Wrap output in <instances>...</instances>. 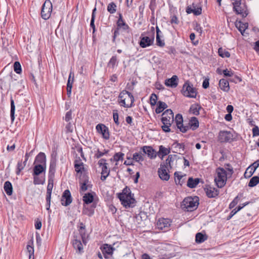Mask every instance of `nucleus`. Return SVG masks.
<instances>
[{"instance_id":"1","label":"nucleus","mask_w":259,"mask_h":259,"mask_svg":"<svg viewBox=\"0 0 259 259\" xmlns=\"http://www.w3.org/2000/svg\"><path fill=\"white\" fill-rule=\"evenodd\" d=\"M118 198L121 204L126 208L135 205L136 201L134 198V194H132L131 189L127 187L123 189L122 193L118 194Z\"/></svg>"},{"instance_id":"2","label":"nucleus","mask_w":259,"mask_h":259,"mask_svg":"<svg viewBox=\"0 0 259 259\" xmlns=\"http://www.w3.org/2000/svg\"><path fill=\"white\" fill-rule=\"evenodd\" d=\"M135 101L133 95L126 90L121 91L118 97V102L121 106L125 108H131L134 106Z\"/></svg>"},{"instance_id":"3","label":"nucleus","mask_w":259,"mask_h":259,"mask_svg":"<svg viewBox=\"0 0 259 259\" xmlns=\"http://www.w3.org/2000/svg\"><path fill=\"white\" fill-rule=\"evenodd\" d=\"M198 197H187L182 202L181 207L183 210L187 211H192L195 210L199 204Z\"/></svg>"},{"instance_id":"4","label":"nucleus","mask_w":259,"mask_h":259,"mask_svg":"<svg viewBox=\"0 0 259 259\" xmlns=\"http://www.w3.org/2000/svg\"><path fill=\"white\" fill-rule=\"evenodd\" d=\"M217 176L214 178L215 183L219 188L223 187L227 181V172L224 168L219 167L216 169Z\"/></svg>"},{"instance_id":"5","label":"nucleus","mask_w":259,"mask_h":259,"mask_svg":"<svg viewBox=\"0 0 259 259\" xmlns=\"http://www.w3.org/2000/svg\"><path fill=\"white\" fill-rule=\"evenodd\" d=\"M181 93L184 96L188 98H195L197 95L196 89L189 80L186 81L183 84Z\"/></svg>"},{"instance_id":"6","label":"nucleus","mask_w":259,"mask_h":259,"mask_svg":"<svg viewBox=\"0 0 259 259\" xmlns=\"http://www.w3.org/2000/svg\"><path fill=\"white\" fill-rule=\"evenodd\" d=\"M235 139L234 134L230 131H221L219 133L218 141L221 143H231Z\"/></svg>"},{"instance_id":"7","label":"nucleus","mask_w":259,"mask_h":259,"mask_svg":"<svg viewBox=\"0 0 259 259\" xmlns=\"http://www.w3.org/2000/svg\"><path fill=\"white\" fill-rule=\"evenodd\" d=\"M52 12V4L50 0H47L43 4L41 11V16L42 19L48 20L51 16Z\"/></svg>"},{"instance_id":"8","label":"nucleus","mask_w":259,"mask_h":259,"mask_svg":"<svg viewBox=\"0 0 259 259\" xmlns=\"http://www.w3.org/2000/svg\"><path fill=\"white\" fill-rule=\"evenodd\" d=\"M154 40V31L150 33L149 36H143L140 37L139 42L140 46L142 48H145L153 45Z\"/></svg>"},{"instance_id":"9","label":"nucleus","mask_w":259,"mask_h":259,"mask_svg":"<svg viewBox=\"0 0 259 259\" xmlns=\"http://www.w3.org/2000/svg\"><path fill=\"white\" fill-rule=\"evenodd\" d=\"M104 257L105 259H109L112 256L115 248L111 245L104 244L100 247Z\"/></svg>"},{"instance_id":"10","label":"nucleus","mask_w":259,"mask_h":259,"mask_svg":"<svg viewBox=\"0 0 259 259\" xmlns=\"http://www.w3.org/2000/svg\"><path fill=\"white\" fill-rule=\"evenodd\" d=\"M174 121V113L171 109H167L162 114L161 121L163 124H171Z\"/></svg>"},{"instance_id":"11","label":"nucleus","mask_w":259,"mask_h":259,"mask_svg":"<svg viewBox=\"0 0 259 259\" xmlns=\"http://www.w3.org/2000/svg\"><path fill=\"white\" fill-rule=\"evenodd\" d=\"M72 202L71 193L68 189L65 190L62 195L61 203L63 206H67Z\"/></svg>"},{"instance_id":"12","label":"nucleus","mask_w":259,"mask_h":259,"mask_svg":"<svg viewBox=\"0 0 259 259\" xmlns=\"http://www.w3.org/2000/svg\"><path fill=\"white\" fill-rule=\"evenodd\" d=\"M174 120L178 128H179L181 132L185 133L188 131V127L185 126V125L183 124V119L182 114H177L176 115Z\"/></svg>"},{"instance_id":"13","label":"nucleus","mask_w":259,"mask_h":259,"mask_svg":"<svg viewBox=\"0 0 259 259\" xmlns=\"http://www.w3.org/2000/svg\"><path fill=\"white\" fill-rule=\"evenodd\" d=\"M97 132L102 134V137L105 140H108L110 138V134L108 127L103 124L99 123L96 127Z\"/></svg>"},{"instance_id":"14","label":"nucleus","mask_w":259,"mask_h":259,"mask_svg":"<svg viewBox=\"0 0 259 259\" xmlns=\"http://www.w3.org/2000/svg\"><path fill=\"white\" fill-rule=\"evenodd\" d=\"M170 225V221L168 219L160 218L157 222V227L160 230L167 229Z\"/></svg>"},{"instance_id":"15","label":"nucleus","mask_w":259,"mask_h":259,"mask_svg":"<svg viewBox=\"0 0 259 259\" xmlns=\"http://www.w3.org/2000/svg\"><path fill=\"white\" fill-rule=\"evenodd\" d=\"M232 4L233 5V11L236 14L241 15L242 17H246L248 14L244 8L241 6V2H239L238 5H236V3H232Z\"/></svg>"},{"instance_id":"16","label":"nucleus","mask_w":259,"mask_h":259,"mask_svg":"<svg viewBox=\"0 0 259 259\" xmlns=\"http://www.w3.org/2000/svg\"><path fill=\"white\" fill-rule=\"evenodd\" d=\"M206 195L209 198H214L217 196L219 194V191L214 187L210 186H207L204 188Z\"/></svg>"},{"instance_id":"17","label":"nucleus","mask_w":259,"mask_h":259,"mask_svg":"<svg viewBox=\"0 0 259 259\" xmlns=\"http://www.w3.org/2000/svg\"><path fill=\"white\" fill-rule=\"evenodd\" d=\"M118 15L119 17L116 22L117 27L123 30H128L130 28L123 20L122 14L121 13H118Z\"/></svg>"},{"instance_id":"18","label":"nucleus","mask_w":259,"mask_h":259,"mask_svg":"<svg viewBox=\"0 0 259 259\" xmlns=\"http://www.w3.org/2000/svg\"><path fill=\"white\" fill-rule=\"evenodd\" d=\"M46 156L44 152H39L35 157L34 164H42L47 166Z\"/></svg>"},{"instance_id":"19","label":"nucleus","mask_w":259,"mask_h":259,"mask_svg":"<svg viewBox=\"0 0 259 259\" xmlns=\"http://www.w3.org/2000/svg\"><path fill=\"white\" fill-rule=\"evenodd\" d=\"M141 149L144 153L147 154L150 159H153L156 157V151L152 147L145 146L142 147Z\"/></svg>"},{"instance_id":"20","label":"nucleus","mask_w":259,"mask_h":259,"mask_svg":"<svg viewBox=\"0 0 259 259\" xmlns=\"http://www.w3.org/2000/svg\"><path fill=\"white\" fill-rule=\"evenodd\" d=\"M165 167H162V164L160 165V167L158 169V173L159 178L164 181H168L169 179V175L167 172Z\"/></svg>"},{"instance_id":"21","label":"nucleus","mask_w":259,"mask_h":259,"mask_svg":"<svg viewBox=\"0 0 259 259\" xmlns=\"http://www.w3.org/2000/svg\"><path fill=\"white\" fill-rule=\"evenodd\" d=\"M178 77L177 75H173L170 78L165 80V84L167 87L176 88L178 84Z\"/></svg>"},{"instance_id":"22","label":"nucleus","mask_w":259,"mask_h":259,"mask_svg":"<svg viewBox=\"0 0 259 259\" xmlns=\"http://www.w3.org/2000/svg\"><path fill=\"white\" fill-rule=\"evenodd\" d=\"M42 164H35L33 168L32 175L39 176L42 172L45 173L46 170V165H41Z\"/></svg>"},{"instance_id":"23","label":"nucleus","mask_w":259,"mask_h":259,"mask_svg":"<svg viewBox=\"0 0 259 259\" xmlns=\"http://www.w3.org/2000/svg\"><path fill=\"white\" fill-rule=\"evenodd\" d=\"M185 126H187L188 130L192 129L193 131L196 130L199 126V121L198 119L195 117H192L191 118L188 124L185 125Z\"/></svg>"},{"instance_id":"24","label":"nucleus","mask_w":259,"mask_h":259,"mask_svg":"<svg viewBox=\"0 0 259 259\" xmlns=\"http://www.w3.org/2000/svg\"><path fill=\"white\" fill-rule=\"evenodd\" d=\"M79 234L80 235L81 239L82 240L83 243L85 244L87 243L86 240V230H85V226L82 223H79Z\"/></svg>"},{"instance_id":"25","label":"nucleus","mask_w":259,"mask_h":259,"mask_svg":"<svg viewBox=\"0 0 259 259\" xmlns=\"http://www.w3.org/2000/svg\"><path fill=\"white\" fill-rule=\"evenodd\" d=\"M201 179L199 178L193 179L192 177L189 178L187 186L190 188H194L199 183Z\"/></svg>"},{"instance_id":"26","label":"nucleus","mask_w":259,"mask_h":259,"mask_svg":"<svg viewBox=\"0 0 259 259\" xmlns=\"http://www.w3.org/2000/svg\"><path fill=\"white\" fill-rule=\"evenodd\" d=\"M219 87L222 90L225 92H228L230 90L229 81L224 78L220 80Z\"/></svg>"},{"instance_id":"27","label":"nucleus","mask_w":259,"mask_h":259,"mask_svg":"<svg viewBox=\"0 0 259 259\" xmlns=\"http://www.w3.org/2000/svg\"><path fill=\"white\" fill-rule=\"evenodd\" d=\"M56 171V162L51 161L48 174V179H54Z\"/></svg>"},{"instance_id":"28","label":"nucleus","mask_w":259,"mask_h":259,"mask_svg":"<svg viewBox=\"0 0 259 259\" xmlns=\"http://www.w3.org/2000/svg\"><path fill=\"white\" fill-rule=\"evenodd\" d=\"M33 178V183L34 185H44L46 182L45 175L44 176L32 175Z\"/></svg>"},{"instance_id":"29","label":"nucleus","mask_w":259,"mask_h":259,"mask_svg":"<svg viewBox=\"0 0 259 259\" xmlns=\"http://www.w3.org/2000/svg\"><path fill=\"white\" fill-rule=\"evenodd\" d=\"M167 107V105L165 103L159 101L157 103V107L155 109V112L157 114L160 113Z\"/></svg>"},{"instance_id":"30","label":"nucleus","mask_w":259,"mask_h":259,"mask_svg":"<svg viewBox=\"0 0 259 259\" xmlns=\"http://www.w3.org/2000/svg\"><path fill=\"white\" fill-rule=\"evenodd\" d=\"M74 168L75 170L77 173H82V171L84 170V165L83 163L81 162L80 160H75L74 161Z\"/></svg>"},{"instance_id":"31","label":"nucleus","mask_w":259,"mask_h":259,"mask_svg":"<svg viewBox=\"0 0 259 259\" xmlns=\"http://www.w3.org/2000/svg\"><path fill=\"white\" fill-rule=\"evenodd\" d=\"M72 245L74 249L77 250L79 252L83 251V246L79 239H74L72 241Z\"/></svg>"},{"instance_id":"32","label":"nucleus","mask_w":259,"mask_h":259,"mask_svg":"<svg viewBox=\"0 0 259 259\" xmlns=\"http://www.w3.org/2000/svg\"><path fill=\"white\" fill-rule=\"evenodd\" d=\"M207 236L202 233L199 232L196 234L195 241L197 243H201L207 239Z\"/></svg>"},{"instance_id":"33","label":"nucleus","mask_w":259,"mask_h":259,"mask_svg":"<svg viewBox=\"0 0 259 259\" xmlns=\"http://www.w3.org/2000/svg\"><path fill=\"white\" fill-rule=\"evenodd\" d=\"M82 200L84 204H91L94 201V196L91 193H85L82 197Z\"/></svg>"},{"instance_id":"34","label":"nucleus","mask_w":259,"mask_h":259,"mask_svg":"<svg viewBox=\"0 0 259 259\" xmlns=\"http://www.w3.org/2000/svg\"><path fill=\"white\" fill-rule=\"evenodd\" d=\"M102 167L101 180L104 181L110 174V169L108 168L107 165H105Z\"/></svg>"},{"instance_id":"35","label":"nucleus","mask_w":259,"mask_h":259,"mask_svg":"<svg viewBox=\"0 0 259 259\" xmlns=\"http://www.w3.org/2000/svg\"><path fill=\"white\" fill-rule=\"evenodd\" d=\"M202 109L201 106L198 104H193L190 108V111L195 115L199 114V110Z\"/></svg>"},{"instance_id":"36","label":"nucleus","mask_w":259,"mask_h":259,"mask_svg":"<svg viewBox=\"0 0 259 259\" xmlns=\"http://www.w3.org/2000/svg\"><path fill=\"white\" fill-rule=\"evenodd\" d=\"M4 189L8 195H11L13 193V187L11 183L6 181L4 183Z\"/></svg>"},{"instance_id":"37","label":"nucleus","mask_w":259,"mask_h":259,"mask_svg":"<svg viewBox=\"0 0 259 259\" xmlns=\"http://www.w3.org/2000/svg\"><path fill=\"white\" fill-rule=\"evenodd\" d=\"M160 32L159 30V29L158 27H156V45L158 46H159L160 47H163L165 45V43L164 42L163 40H162L160 38V36L159 34V32Z\"/></svg>"},{"instance_id":"38","label":"nucleus","mask_w":259,"mask_h":259,"mask_svg":"<svg viewBox=\"0 0 259 259\" xmlns=\"http://www.w3.org/2000/svg\"><path fill=\"white\" fill-rule=\"evenodd\" d=\"M85 183V184L92 185L89 181L88 176L85 174H81L80 176L79 184Z\"/></svg>"},{"instance_id":"39","label":"nucleus","mask_w":259,"mask_h":259,"mask_svg":"<svg viewBox=\"0 0 259 259\" xmlns=\"http://www.w3.org/2000/svg\"><path fill=\"white\" fill-rule=\"evenodd\" d=\"M175 176L176 177L175 178V182L176 184H179L182 186L183 184L184 183V179H183L184 177H185L186 175L182 176L180 175L179 172H175Z\"/></svg>"},{"instance_id":"40","label":"nucleus","mask_w":259,"mask_h":259,"mask_svg":"<svg viewBox=\"0 0 259 259\" xmlns=\"http://www.w3.org/2000/svg\"><path fill=\"white\" fill-rule=\"evenodd\" d=\"M11 110H10V117L12 122H13L15 119V106L14 104V101L13 98H11Z\"/></svg>"},{"instance_id":"41","label":"nucleus","mask_w":259,"mask_h":259,"mask_svg":"<svg viewBox=\"0 0 259 259\" xmlns=\"http://www.w3.org/2000/svg\"><path fill=\"white\" fill-rule=\"evenodd\" d=\"M26 163L25 160L22 163L21 161H19L17 164V168L16 170V174L17 175H20L21 171L24 168L26 165Z\"/></svg>"},{"instance_id":"42","label":"nucleus","mask_w":259,"mask_h":259,"mask_svg":"<svg viewBox=\"0 0 259 259\" xmlns=\"http://www.w3.org/2000/svg\"><path fill=\"white\" fill-rule=\"evenodd\" d=\"M258 183L259 177L254 176L250 179L248 185L249 187H253L257 185Z\"/></svg>"},{"instance_id":"43","label":"nucleus","mask_w":259,"mask_h":259,"mask_svg":"<svg viewBox=\"0 0 259 259\" xmlns=\"http://www.w3.org/2000/svg\"><path fill=\"white\" fill-rule=\"evenodd\" d=\"M219 55L222 58H229L230 56V53L222 48H220L218 50Z\"/></svg>"},{"instance_id":"44","label":"nucleus","mask_w":259,"mask_h":259,"mask_svg":"<svg viewBox=\"0 0 259 259\" xmlns=\"http://www.w3.org/2000/svg\"><path fill=\"white\" fill-rule=\"evenodd\" d=\"M173 160L172 156L171 155H168L167 158L165 160V162L163 164H162V167H165L167 169H168L169 168H171V162H172Z\"/></svg>"},{"instance_id":"45","label":"nucleus","mask_w":259,"mask_h":259,"mask_svg":"<svg viewBox=\"0 0 259 259\" xmlns=\"http://www.w3.org/2000/svg\"><path fill=\"white\" fill-rule=\"evenodd\" d=\"M143 154L142 153H135L133 156V160L136 162H139L143 161L144 159L143 158Z\"/></svg>"},{"instance_id":"46","label":"nucleus","mask_w":259,"mask_h":259,"mask_svg":"<svg viewBox=\"0 0 259 259\" xmlns=\"http://www.w3.org/2000/svg\"><path fill=\"white\" fill-rule=\"evenodd\" d=\"M236 26L238 28L239 31L242 33V34H243V32L245 31L248 26V24L239 22L238 23L236 24Z\"/></svg>"},{"instance_id":"47","label":"nucleus","mask_w":259,"mask_h":259,"mask_svg":"<svg viewBox=\"0 0 259 259\" xmlns=\"http://www.w3.org/2000/svg\"><path fill=\"white\" fill-rule=\"evenodd\" d=\"M116 5L114 2L109 3L107 6V11L110 14H114L116 11Z\"/></svg>"},{"instance_id":"48","label":"nucleus","mask_w":259,"mask_h":259,"mask_svg":"<svg viewBox=\"0 0 259 259\" xmlns=\"http://www.w3.org/2000/svg\"><path fill=\"white\" fill-rule=\"evenodd\" d=\"M109 152L108 150L104 149L103 151H100L99 149H97V150L95 152V157L96 158H100L104 155L107 154Z\"/></svg>"},{"instance_id":"49","label":"nucleus","mask_w":259,"mask_h":259,"mask_svg":"<svg viewBox=\"0 0 259 259\" xmlns=\"http://www.w3.org/2000/svg\"><path fill=\"white\" fill-rule=\"evenodd\" d=\"M170 153V149H168L163 146H159V153L162 154V157L168 155Z\"/></svg>"},{"instance_id":"50","label":"nucleus","mask_w":259,"mask_h":259,"mask_svg":"<svg viewBox=\"0 0 259 259\" xmlns=\"http://www.w3.org/2000/svg\"><path fill=\"white\" fill-rule=\"evenodd\" d=\"M82 213L89 217H91L94 213V210L90 207H85L82 210Z\"/></svg>"},{"instance_id":"51","label":"nucleus","mask_w":259,"mask_h":259,"mask_svg":"<svg viewBox=\"0 0 259 259\" xmlns=\"http://www.w3.org/2000/svg\"><path fill=\"white\" fill-rule=\"evenodd\" d=\"M117 63V59L116 56H112L110 59L109 62L108 63V66L111 67L112 68H114L115 65Z\"/></svg>"},{"instance_id":"52","label":"nucleus","mask_w":259,"mask_h":259,"mask_svg":"<svg viewBox=\"0 0 259 259\" xmlns=\"http://www.w3.org/2000/svg\"><path fill=\"white\" fill-rule=\"evenodd\" d=\"M74 81V73L73 72L70 71L69 77L67 81V87L68 88H72V84Z\"/></svg>"},{"instance_id":"53","label":"nucleus","mask_w":259,"mask_h":259,"mask_svg":"<svg viewBox=\"0 0 259 259\" xmlns=\"http://www.w3.org/2000/svg\"><path fill=\"white\" fill-rule=\"evenodd\" d=\"M157 99L158 97L155 94L153 93L151 94L150 98V105H151V106H154L156 104H157Z\"/></svg>"},{"instance_id":"54","label":"nucleus","mask_w":259,"mask_h":259,"mask_svg":"<svg viewBox=\"0 0 259 259\" xmlns=\"http://www.w3.org/2000/svg\"><path fill=\"white\" fill-rule=\"evenodd\" d=\"M255 170H254L252 167L251 166H249L246 170L245 173H244V176L245 177H250L254 172Z\"/></svg>"},{"instance_id":"55","label":"nucleus","mask_w":259,"mask_h":259,"mask_svg":"<svg viewBox=\"0 0 259 259\" xmlns=\"http://www.w3.org/2000/svg\"><path fill=\"white\" fill-rule=\"evenodd\" d=\"M149 7L151 11V14L154 15L155 10L156 7V0H151Z\"/></svg>"},{"instance_id":"56","label":"nucleus","mask_w":259,"mask_h":259,"mask_svg":"<svg viewBox=\"0 0 259 259\" xmlns=\"http://www.w3.org/2000/svg\"><path fill=\"white\" fill-rule=\"evenodd\" d=\"M14 70L16 73L18 74L21 73L22 71L21 66L19 62L16 61L14 63Z\"/></svg>"},{"instance_id":"57","label":"nucleus","mask_w":259,"mask_h":259,"mask_svg":"<svg viewBox=\"0 0 259 259\" xmlns=\"http://www.w3.org/2000/svg\"><path fill=\"white\" fill-rule=\"evenodd\" d=\"M124 156V154L121 152L116 153L113 156V160L115 161L122 160Z\"/></svg>"},{"instance_id":"58","label":"nucleus","mask_w":259,"mask_h":259,"mask_svg":"<svg viewBox=\"0 0 259 259\" xmlns=\"http://www.w3.org/2000/svg\"><path fill=\"white\" fill-rule=\"evenodd\" d=\"M239 195L240 196H242V194H239L230 203V204H229V208L230 209L234 208L237 205V204L238 203V201H239Z\"/></svg>"},{"instance_id":"59","label":"nucleus","mask_w":259,"mask_h":259,"mask_svg":"<svg viewBox=\"0 0 259 259\" xmlns=\"http://www.w3.org/2000/svg\"><path fill=\"white\" fill-rule=\"evenodd\" d=\"M54 184V179H48V184L47 188V192H52Z\"/></svg>"},{"instance_id":"60","label":"nucleus","mask_w":259,"mask_h":259,"mask_svg":"<svg viewBox=\"0 0 259 259\" xmlns=\"http://www.w3.org/2000/svg\"><path fill=\"white\" fill-rule=\"evenodd\" d=\"M80 186V191L84 192L87 191L89 188L92 187V185L85 184V183L79 184Z\"/></svg>"},{"instance_id":"61","label":"nucleus","mask_w":259,"mask_h":259,"mask_svg":"<svg viewBox=\"0 0 259 259\" xmlns=\"http://www.w3.org/2000/svg\"><path fill=\"white\" fill-rule=\"evenodd\" d=\"M113 120H114L115 123L117 125H119V122L118 120V113L117 112V110H113Z\"/></svg>"},{"instance_id":"62","label":"nucleus","mask_w":259,"mask_h":259,"mask_svg":"<svg viewBox=\"0 0 259 259\" xmlns=\"http://www.w3.org/2000/svg\"><path fill=\"white\" fill-rule=\"evenodd\" d=\"M172 146L175 148L179 147V149H182L183 151H184L185 149V145L184 143H179L177 141H176Z\"/></svg>"},{"instance_id":"63","label":"nucleus","mask_w":259,"mask_h":259,"mask_svg":"<svg viewBox=\"0 0 259 259\" xmlns=\"http://www.w3.org/2000/svg\"><path fill=\"white\" fill-rule=\"evenodd\" d=\"M171 124H163V125L161 126V128L162 130L166 133H168L171 131V130L170 128V126Z\"/></svg>"},{"instance_id":"64","label":"nucleus","mask_w":259,"mask_h":259,"mask_svg":"<svg viewBox=\"0 0 259 259\" xmlns=\"http://www.w3.org/2000/svg\"><path fill=\"white\" fill-rule=\"evenodd\" d=\"M252 132L253 137L259 136V128L258 126H254L252 130Z\"/></svg>"}]
</instances>
